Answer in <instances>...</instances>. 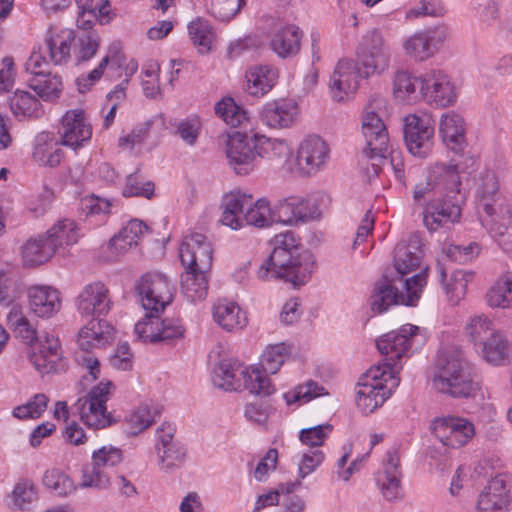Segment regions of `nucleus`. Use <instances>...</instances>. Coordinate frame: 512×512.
Listing matches in <instances>:
<instances>
[{
    "mask_svg": "<svg viewBox=\"0 0 512 512\" xmlns=\"http://www.w3.org/2000/svg\"><path fill=\"white\" fill-rule=\"evenodd\" d=\"M48 397L39 393L26 404L14 408L13 415L19 419L39 418L47 408Z\"/></svg>",
    "mask_w": 512,
    "mask_h": 512,
    "instance_id": "338daca9",
    "label": "nucleus"
},
{
    "mask_svg": "<svg viewBox=\"0 0 512 512\" xmlns=\"http://www.w3.org/2000/svg\"><path fill=\"white\" fill-rule=\"evenodd\" d=\"M496 331L492 320L485 314H475L467 318L464 324L465 336L477 347L485 341L491 332Z\"/></svg>",
    "mask_w": 512,
    "mask_h": 512,
    "instance_id": "3c124183",
    "label": "nucleus"
},
{
    "mask_svg": "<svg viewBox=\"0 0 512 512\" xmlns=\"http://www.w3.org/2000/svg\"><path fill=\"white\" fill-rule=\"evenodd\" d=\"M58 133L61 144L76 149L91 139L92 127L83 109L68 110L62 117Z\"/></svg>",
    "mask_w": 512,
    "mask_h": 512,
    "instance_id": "b1692460",
    "label": "nucleus"
},
{
    "mask_svg": "<svg viewBox=\"0 0 512 512\" xmlns=\"http://www.w3.org/2000/svg\"><path fill=\"white\" fill-rule=\"evenodd\" d=\"M432 387L452 398H473L480 387L474 380L473 369L460 349H447L436 358Z\"/></svg>",
    "mask_w": 512,
    "mask_h": 512,
    "instance_id": "f03ea898",
    "label": "nucleus"
},
{
    "mask_svg": "<svg viewBox=\"0 0 512 512\" xmlns=\"http://www.w3.org/2000/svg\"><path fill=\"white\" fill-rule=\"evenodd\" d=\"M473 272L456 270L445 283L444 289L449 301L457 305L466 295L468 283L473 279Z\"/></svg>",
    "mask_w": 512,
    "mask_h": 512,
    "instance_id": "6e6d98bb",
    "label": "nucleus"
},
{
    "mask_svg": "<svg viewBox=\"0 0 512 512\" xmlns=\"http://www.w3.org/2000/svg\"><path fill=\"white\" fill-rule=\"evenodd\" d=\"M287 357V348L284 344L271 345L266 348L261 357L260 372L267 377V374H275L283 365Z\"/></svg>",
    "mask_w": 512,
    "mask_h": 512,
    "instance_id": "052dcab7",
    "label": "nucleus"
},
{
    "mask_svg": "<svg viewBox=\"0 0 512 512\" xmlns=\"http://www.w3.org/2000/svg\"><path fill=\"white\" fill-rule=\"evenodd\" d=\"M43 484L58 496L66 497L77 489L74 481L59 469H50L44 473Z\"/></svg>",
    "mask_w": 512,
    "mask_h": 512,
    "instance_id": "4d7b16f0",
    "label": "nucleus"
},
{
    "mask_svg": "<svg viewBox=\"0 0 512 512\" xmlns=\"http://www.w3.org/2000/svg\"><path fill=\"white\" fill-rule=\"evenodd\" d=\"M271 252L258 269L259 279H283L294 286L305 284L310 278L313 255L303 250L301 240L293 231L276 234L270 241Z\"/></svg>",
    "mask_w": 512,
    "mask_h": 512,
    "instance_id": "f257e3e1",
    "label": "nucleus"
},
{
    "mask_svg": "<svg viewBox=\"0 0 512 512\" xmlns=\"http://www.w3.org/2000/svg\"><path fill=\"white\" fill-rule=\"evenodd\" d=\"M209 273L185 268V272L181 275V289L188 301L198 302L206 298L209 289Z\"/></svg>",
    "mask_w": 512,
    "mask_h": 512,
    "instance_id": "37998d69",
    "label": "nucleus"
},
{
    "mask_svg": "<svg viewBox=\"0 0 512 512\" xmlns=\"http://www.w3.org/2000/svg\"><path fill=\"white\" fill-rule=\"evenodd\" d=\"M44 234L49 238V243L55 245V253L60 248L77 243L79 238L77 225L70 219L58 221Z\"/></svg>",
    "mask_w": 512,
    "mask_h": 512,
    "instance_id": "09e8293b",
    "label": "nucleus"
},
{
    "mask_svg": "<svg viewBox=\"0 0 512 512\" xmlns=\"http://www.w3.org/2000/svg\"><path fill=\"white\" fill-rule=\"evenodd\" d=\"M112 305L110 291L100 281L85 285L76 299L77 311L84 317L106 316Z\"/></svg>",
    "mask_w": 512,
    "mask_h": 512,
    "instance_id": "4be33fe9",
    "label": "nucleus"
},
{
    "mask_svg": "<svg viewBox=\"0 0 512 512\" xmlns=\"http://www.w3.org/2000/svg\"><path fill=\"white\" fill-rule=\"evenodd\" d=\"M509 487L504 476L491 479L479 494L477 512H506L510 503Z\"/></svg>",
    "mask_w": 512,
    "mask_h": 512,
    "instance_id": "cd10ccee",
    "label": "nucleus"
},
{
    "mask_svg": "<svg viewBox=\"0 0 512 512\" xmlns=\"http://www.w3.org/2000/svg\"><path fill=\"white\" fill-rule=\"evenodd\" d=\"M359 77H363L360 66L350 59H341L330 79V92L332 98L341 102L354 93L359 87Z\"/></svg>",
    "mask_w": 512,
    "mask_h": 512,
    "instance_id": "393cba45",
    "label": "nucleus"
},
{
    "mask_svg": "<svg viewBox=\"0 0 512 512\" xmlns=\"http://www.w3.org/2000/svg\"><path fill=\"white\" fill-rule=\"evenodd\" d=\"M418 331V326L406 324L399 330L391 331L377 340V348L385 356L384 363H389V370L393 371V375L396 376L401 368L399 361L402 357L407 356Z\"/></svg>",
    "mask_w": 512,
    "mask_h": 512,
    "instance_id": "ddd939ff",
    "label": "nucleus"
},
{
    "mask_svg": "<svg viewBox=\"0 0 512 512\" xmlns=\"http://www.w3.org/2000/svg\"><path fill=\"white\" fill-rule=\"evenodd\" d=\"M212 381L215 386L225 391L245 389L261 397L269 396L274 392L270 379L264 376L259 368L249 369L232 359H223L215 365Z\"/></svg>",
    "mask_w": 512,
    "mask_h": 512,
    "instance_id": "20e7f679",
    "label": "nucleus"
},
{
    "mask_svg": "<svg viewBox=\"0 0 512 512\" xmlns=\"http://www.w3.org/2000/svg\"><path fill=\"white\" fill-rule=\"evenodd\" d=\"M111 385V382H101L92 388L85 397L77 401L76 408L80 418L88 427L97 430L105 428L110 424L106 402Z\"/></svg>",
    "mask_w": 512,
    "mask_h": 512,
    "instance_id": "4468645a",
    "label": "nucleus"
},
{
    "mask_svg": "<svg viewBox=\"0 0 512 512\" xmlns=\"http://www.w3.org/2000/svg\"><path fill=\"white\" fill-rule=\"evenodd\" d=\"M215 114L227 125L238 127L249 120V113L236 104L233 98L224 97L215 104Z\"/></svg>",
    "mask_w": 512,
    "mask_h": 512,
    "instance_id": "864d4df0",
    "label": "nucleus"
},
{
    "mask_svg": "<svg viewBox=\"0 0 512 512\" xmlns=\"http://www.w3.org/2000/svg\"><path fill=\"white\" fill-rule=\"evenodd\" d=\"M175 426L169 422L162 423V465L172 470L185 461L187 450L178 439H174Z\"/></svg>",
    "mask_w": 512,
    "mask_h": 512,
    "instance_id": "ea45409f",
    "label": "nucleus"
},
{
    "mask_svg": "<svg viewBox=\"0 0 512 512\" xmlns=\"http://www.w3.org/2000/svg\"><path fill=\"white\" fill-rule=\"evenodd\" d=\"M101 39L96 33H89L79 38L76 50H75V61L76 64H82L94 57L99 46Z\"/></svg>",
    "mask_w": 512,
    "mask_h": 512,
    "instance_id": "69168bd1",
    "label": "nucleus"
},
{
    "mask_svg": "<svg viewBox=\"0 0 512 512\" xmlns=\"http://www.w3.org/2000/svg\"><path fill=\"white\" fill-rule=\"evenodd\" d=\"M45 234L29 238L21 246L23 265L35 267L48 262L55 255V245L49 243Z\"/></svg>",
    "mask_w": 512,
    "mask_h": 512,
    "instance_id": "4c0bfd02",
    "label": "nucleus"
},
{
    "mask_svg": "<svg viewBox=\"0 0 512 512\" xmlns=\"http://www.w3.org/2000/svg\"><path fill=\"white\" fill-rule=\"evenodd\" d=\"M329 158L328 144L320 136L310 135L297 148L295 168L302 176H312L326 167Z\"/></svg>",
    "mask_w": 512,
    "mask_h": 512,
    "instance_id": "dca6fc26",
    "label": "nucleus"
},
{
    "mask_svg": "<svg viewBox=\"0 0 512 512\" xmlns=\"http://www.w3.org/2000/svg\"><path fill=\"white\" fill-rule=\"evenodd\" d=\"M10 108L17 117L38 118L43 113L40 101L24 90H16L10 97Z\"/></svg>",
    "mask_w": 512,
    "mask_h": 512,
    "instance_id": "8fccbe9b",
    "label": "nucleus"
},
{
    "mask_svg": "<svg viewBox=\"0 0 512 512\" xmlns=\"http://www.w3.org/2000/svg\"><path fill=\"white\" fill-rule=\"evenodd\" d=\"M403 134L408 151L426 158L433 146L434 120L427 113L409 114L403 119Z\"/></svg>",
    "mask_w": 512,
    "mask_h": 512,
    "instance_id": "f8f14e48",
    "label": "nucleus"
},
{
    "mask_svg": "<svg viewBox=\"0 0 512 512\" xmlns=\"http://www.w3.org/2000/svg\"><path fill=\"white\" fill-rule=\"evenodd\" d=\"M427 270L423 268L419 273L405 280L401 279L405 293L399 292L393 282L383 277L374 285L370 297V306L374 312L383 313L392 305L414 306L419 300L422 290L427 282Z\"/></svg>",
    "mask_w": 512,
    "mask_h": 512,
    "instance_id": "423d86ee",
    "label": "nucleus"
},
{
    "mask_svg": "<svg viewBox=\"0 0 512 512\" xmlns=\"http://www.w3.org/2000/svg\"><path fill=\"white\" fill-rule=\"evenodd\" d=\"M386 114V99L373 96L365 107L362 117V134L366 140L364 152L370 159H384L389 151V136L383 121Z\"/></svg>",
    "mask_w": 512,
    "mask_h": 512,
    "instance_id": "0eeeda50",
    "label": "nucleus"
},
{
    "mask_svg": "<svg viewBox=\"0 0 512 512\" xmlns=\"http://www.w3.org/2000/svg\"><path fill=\"white\" fill-rule=\"evenodd\" d=\"M421 76L413 77L405 71H398L393 80V92L396 98L403 101H417L421 99L419 94Z\"/></svg>",
    "mask_w": 512,
    "mask_h": 512,
    "instance_id": "603ef678",
    "label": "nucleus"
},
{
    "mask_svg": "<svg viewBox=\"0 0 512 512\" xmlns=\"http://www.w3.org/2000/svg\"><path fill=\"white\" fill-rule=\"evenodd\" d=\"M273 209L265 199H258L257 201L251 200V205L244 213L243 223L255 226L258 228L268 227L274 223Z\"/></svg>",
    "mask_w": 512,
    "mask_h": 512,
    "instance_id": "5fc2aeb1",
    "label": "nucleus"
},
{
    "mask_svg": "<svg viewBox=\"0 0 512 512\" xmlns=\"http://www.w3.org/2000/svg\"><path fill=\"white\" fill-rule=\"evenodd\" d=\"M122 459V451L112 445L94 451L92 464L82 469L80 488L108 489L111 485L108 469L121 463Z\"/></svg>",
    "mask_w": 512,
    "mask_h": 512,
    "instance_id": "9b49d317",
    "label": "nucleus"
},
{
    "mask_svg": "<svg viewBox=\"0 0 512 512\" xmlns=\"http://www.w3.org/2000/svg\"><path fill=\"white\" fill-rule=\"evenodd\" d=\"M75 41V32L68 28H50L47 31L44 52L54 65L65 64L71 57V47Z\"/></svg>",
    "mask_w": 512,
    "mask_h": 512,
    "instance_id": "7c9ffc66",
    "label": "nucleus"
},
{
    "mask_svg": "<svg viewBox=\"0 0 512 512\" xmlns=\"http://www.w3.org/2000/svg\"><path fill=\"white\" fill-rule=\"evenodd\" d=\"M399 385V379L389 370V363L368 369L359 379L356 404L364 414L374 412L389 398Z\"/></svg>",
    "mask_w": 512,
    "mask_h": 512,
    "instance_id": "39448f33",
    "label": "nucleus"
},
{
    "mask_svg": "<svg viewBox=\"0 0 512 512\" xmlns=\"http://www.w3.org/2000/svg\"><path fill=\"white\" fill-rule=\"evenodd\" d=\"M325 394L324 387L318 383L309 380L305 384L297 386L293 391L285 394L287 404H292L297 401L309 402L310 400Z\"/></svg>",
    "mask_w": 512,
    "mask_h": 512,
    "instance_id": "774afa93",
    "label": "nucleus"
},
{
    "mask_svg": "<svg viewBox=\"0 0 512 512\" xmlns=\"http://www.w3.org/2000/svg\"><path fill=\"white\" fill-rule=\"evenodd\" d=\"M179 257L184 268H193L200 272H210L213 262L212 243L202 233H191L181 243Z\"/></svg>",
    "mask_w": 512,
    "mask_h": 512,
    "instance_id": "a211bd4d",
    "label": "nucleus"
},
{
    "mask_svg": "<svg viewBox=\"0 0 512 512\" xmlns=\"http://www.w3.org/2000/svg\"><path fill=\"white\" fill-rule=\"evenodd\" d=\"M419 94L427 103L447 107L456 102L457 94L449 76L440 70H431L421 76Z\"/></svg>",
    "mask_w": 512,
    "mask_h": 512,
    "instance_id": "aec40b11",
    "label": "nucleus"
},
{
    "mask_svg": "<svg viewBox=\"0 0 512 512\" xmlns=\"http://www.w3.org/2000/svg\"><path fill=\"white\" fill-rule=\"evenodd\" d=\"M482 223L488 228L491 237L503 251L512 250V211L510 207L492 215L482 216Z\"/></svg>",
    "mask_w": 512,
    "mask_h": 512,
    "instance_id": "f704fd0d",
    "label": "nucleus"
},
{
    "mask_svg": "<svg viewBox=\"0 0 512 512\" xmlns=\"http://www.w3.org/2000/svg\"><path fill=\"white\" fill-rule=\"evenodd\" d=\"M189 35L201 53L211 50L215 34L206 20L198 18L188 25Z\"/></svg>",
    "mask_w": 512,
    "mask_h": 512,
    "instance_id": "13d9d810",
    "label": "nucleus"
},
{
    "mask_svg": "<svg viewBox=\"0 0 512 512\" xmlns=\"http://www.w3.org/2000/svg\"><path fill=\"white\" fill-rule=\"evenodd\" d=\"M431 431L443 446L453 449L465 446L475 435L471 421L454 415L435 418Z\"/></svg>",
    "mask_w": 512,
    "mask_h": 512,
    "instance_id": "2eb2a0df",
    "label": "nucleus"
},
{
    "mask_svg": "<svg viewBox=\"0 0 512 512\" xmlns=\"http://www.w3.org/2000/svg\"><path fill=\"white\" fill-rule=\"evenodd\" d=\"M420 235L414 233L402 239L394 249V267L401 277L420 267L423 250Z\"/></svg>",
    "mask_w": 512,
    "mask_h": 512,
    "instance_id": "c85d7f7f",
    "label": "nucleus"
},
{
    "mask_svg": "<svg viewBox=\"0 0 512 512\" xmlns=\"http://www.w3.org/2000/svg\"><path fill=\"white\" fill-rule=\"evenodd\" d=\"M213 317L224 330L231 332L244 328L247 317L239 305L228 300H219L213 307Z\"/></svg>",
    "mask_w": 512,
    "mask_h": 512,
    "instance_id": "79ce46f5",
    "label": "nucleus"
},
{
    "mask_svg": "<svg viewBox=\"0 0 512 512\" xmlns=\"http://www.w3.org/2000/svg\"><path fill=\"white\" fill-rule=\"evenodd\" d=\"M27 295L29 309L38 318L48 319L60 311V293L51 286H32L28 289Z\"/></svg>",
    "mask_w": 512,
    "mask_h": 512,
    "instance_id": "c756f323",
    "label": "nucleus"
},
{
    "mask_svg": "<svg viewBox=\"0 0 512 512\" xmlns=\"http://www.w3.org/2000/svg\"><path fill=\"white\" fill-rule=\"evenodd\" d=\"M332 425L322 424L309 428H304L300 431L299 439L302 444L309 447V450L319 449L332 432Z\"/></svg>",
    "mask_w": 512,
    "mask_h": 512,
    "instance_id": "0e129e2a",
    "label": "nucleus"
},
{
    "mask_svg": "<svg viewBox=\"0 0 512 512\" xmlns=\"http://www.w3.org/2000/svg\"><path fill=\"white\" fill-rule=\"evenodd\" d=\"M29 86L45 101L55 99L62 89L61 78L57 75L45 73L31 80Z\"/></svg>",
    "mask_w": 512,
    "mask_h": 512,
    "instance_id": "bf43d9fd",
    "label": "nucleus"
},
{
    "mask_svg": "<svg viewBox=\"0 0 512 512\" xmlns=\"http://www.w3.org/2000/svg\"><path fill=\"white\" fill-rule=\"evenodd\" d=\"M302 36L296 25H284L272 33L270 47L281 58L293 57L300 51Z\"/></svg>",
    "mask_w": 512,
    "mask_h": 512,
    "instance_id": "e433bc0d",
    "label": "nucleus"
},
{
    "mask_svg": "<svg viewBox=\"0 0 512 512\" xmlns=\"http://www.w3.org/2000/svg\"><path fill=\"white\" fill-rule=\"evenodd\" d=\"M257 156L271 161L284 162L291 151L285 140L255 135Z\"/></svg>",
    "mask_w": 512,
    "mask_h": 512,
    "instance_id": "de8ad7c7",
    "label": "nucleus"
},
{
    "mask_svg": "<svg viewBox=\"0 0 512 512\" xmlns=\"http://www.w3.org/2000/svg\"><path fill=\"white\" fill-rule=\"evenodd\" d=\"M7 323L15 336L29 346V360L40 373L56 370V364L61 358L57 337L48 333L38 337L36 329L32 327L18 305L11 307L7 315Z\"/></svg>",
    "mask_w": 512,
    "mask_h": 512,
    "instance_id": "7ed1b4c3",
    "label": "nucleus"
},
{
    "mask_svg": "<svg viewBox=\"0 0 512 512\" xmlns=\"http://www.w3.org/2000/svg\"><path fill=\"white\" fill-rule=\"evenodd\" d=\"M150 233L149 228L140 220H130L118 234L109 241V248L116 256L126 253L133 246H137L145 234Z\"/></svg>",
    "mask_w": 512,
    "mask_h": 512,
    "instance_id": "58836bf2",
    "label": "nucleus"
},
{
    "mask_svg": "<svg viewBox=\"0 0 512 512\" xmlns=\"http://www.w3.org/2000/svg\"><path fill=\"white\" fill-rule=\"evenodd\" d=\"M476 349L480 351L482 358L493 365L501 364L509 352L508 341L498 330L491 332L485 341H482Z\"/></svg>",
    "mask_w": 512,
    "mask_h": 512,
    "instance_id": "a18cd8bd",
    "label": "nucleus"
},
{
    "mask_svg": "<svg viewBox=\"0 0 512 512\" xmlns=\"http://www.w3.org/2000/svg\"><path fill=\"white\" fill-rule=\"evenodd\" d=\"M160 64L157 60L147 61L142 68V87L146 97L155 98L160 91Z\"/></svg>",
    "mask_w": 512,
    "mask_h": 512,
    "instance_id": "e2e57ef3",
    "label": "nucleus"
},
{
    "mask_svg": "<svg viewBox=\"0 0 512 512\" xmlns=\"http://www.w3.org/2000/svg\"><path fill=\"white\" fill-rule=\"evenodd\" d=\"M356 62L365 78L381 75L389 69L391 52L380 30L371 29L361 37L356 48Z\"/></svg>",
    "mask_w": 512,
    "mask_h": 512,
    "instance_id": "6e6552de",
    "label": "nucleus"
},
{
    "mask_svg": "<svg viewBox=\"0 0 512 512\" xmlns=\"http://www.w3.org/2000/svg\"><path fill=\"white\" fill-rule=\"evenodd\" d=\"M32 155L39 165L56 167L63 158V151L54 135L44 131L35 137Z\"/></svg>",
    "mask_w": 512,
    "mask_h": 512,
    "instance_id": "a19ab883",
    "label": "nucleus"
},
{
    "mask_svg": "<svg viewBox=\"0 0 512 512\" xmlns=\"http://www.w3.org/2000/svg\"><path fill=\"white\" fill-rule=\"evenodd\" d=\"M153 284L152 275L145 274L136 285L141 306L146 312L144 317L134 325V333L137 340L143 343L160 342V301L154 295Z\"/></svg>",
    "mask_w": 512,
    "mask_h": 512,
    "instance_id": "1a4fd4ad",
    "label": "nucleus"
},
{
    "mask_svg": "<svg viewBox=\"0 0 512 512\" xmlns=\"http://www.w3.org/2000/svg\"><path fill=\"white\" fill-rule=\"evenodd\" d=\"M226 157L238 175L250 174L257 158L255 135L252 138L240 133L230 136L226 143Z\"/></svg>",
    "mask_w": 512,
    "mask_h": 512,
    "instance_id": "412c9836",
    "label": "nucleus"
},
{
    "mask_svg": "<svg viewBox=\"0 0 512 512\" xmlns=\"http://www.w3.org/2000/svg\"><path fill=\"white\" fill-rule=\"evenodd\" d=\"M79 13L77 17V26L83 30H89L96 22L101 25L108 24L113 15L109 0H99L94 3V0H75Z\"/></svg>",
    "mask_w": 512,
    "mask_h": 512,
    "instance_id": "c9c22d12",
    "label": "nucleus"
},
{
    "mask_svg": "<svg viewBox=\"0 0 512 512\" xmlns=\"http://www.w3.org/2000/svg\"><path fill=\"white\" fill-rule=\"evenodd\" d=\"M152 423L151 411L148 407L141 406L125 418V432L128 436H136L150 427Z\"/></svg>",
    "mask_w": 512,
    "mask_h": 512,
    "instance_id": "680f3d73",
    "label": "nucleus"
},
{
    "mask_svg": "<svg viewBox=\"0 0 512 512\" xmlns=\"http://www.w3.org/2000/svg\"><path fill=\"white\" fill-rule=\"evenodd\" d=\"M272 209L275 224L293 226L313 218L309 200L300 196H290L279 200Z\"/></svg>",
    "mask_w": 512,
    "mask_h": 512,
    "instance_id": "a878e982",
    "label": "nucleus"
},
{
    "mask_svg": "<svg viewBox=\"0 0 512 512\" xmlns=\"http://www.w3.org/2000/svg\"><path fill=\"white\" fill-rule=\"evenodd\" d=\"M475 196L479 211L485 215L510 207L507 198L499 189L498 179L494 172L481 173L476 182Z\"/></svg>",
    "mask_w": 512,
    "mask_h": 512,
    "instance_id": "5701e85b",
    "label": "nucleus"
},
{
    "mask_svg": "<svg viewBox=\"0 0 512 512\" xmlns=\"http://www.w3.org/2000/svg\"><path fill=\"white\" fill-rule=\"evenodd\" d=\"M461 186L459 172L454 164H435L428 172L426 182L415 186L413 198L415 201L424 199L432 193L442 196L450 188Z\"/></svg>",
    "mask_w": 512,
    "mask_h": 512,
    "instance_id": "6ab92c4d",
    "label": "nucleus"
},
{
    "mask_svg": "<svg viewBox=\"0 0 512 512\" xmlns=\"http://www.w3.org/2000/svg\"><path fill=\"white\" fill-rule=\"evenodd\" d=\"M447 38V29L443 26L429 27L414 32L403 42V50L415 61L423 62L433 57Z\"/></svg>",
    "mask_w": 512,
    "mask_h": 512,
    "instance_id": "f3484780",
    "label": "nucleus"
},
{
    "mask_svg": "<svg viewBox=\"0 0 512 512\" xmlns=\"http://www.w3.org/2000/svg\"><path fill=\"white\" fill-rule=\"evenodd\" d=\"M298 115L297 103L282 99L266 103L260 112V119L271 128H287L295 123Z\"/></svg>",
    "mask_w": 512,
    "mask_h": 512,
    "instance_id": "2f4dec72",
    "label": "nucleus"
},
{
    "mask_svg": "<svg viewBox=\"0 0 512 512\" xmlns=\"http://www.w3.org/2000/svg\"><path fill=\"white\" fill-rule=\"evenodd\" d=\"M115 336L114 327L106 320L90 319L78 332L77 344L82 351L91 352L109 345Z\"/></svg>",
    "mask_w": 512,
    "mask_h": 512,
    "instance_id": "bb28decb",
    "label": "nucleus"
},
{
    "mask_svg": "<svg viewBox=\"0 0 512 512\" xmlns=\"http://www.w3.org/2000/svg\"><path fill=\"white\" fill-rule=\"evenodd\" d=\"M486 302L492 308L512 307V272L501 275L486 293Z\"/></svg>",
    "mask_w": 512,
    "mask_h": 512,
    "instance_id": "49530a36",
    "label": "nucleus"
},
{
    "mask_svg": "<svg viewBox=\"0 0 512 512\" xmlns=\"http://www.w3.org/2000/svg\"><path fill=\"white\" fill-rule=\"evenodd\" d=\"M439 133L444 145L455 153L461 152L466 144V122L455 111L444 113L439 121Z\"/></svg>",
    "mask_w": 512,
    "mask_h": 512,
    "instance_id": "473e14b6",
    "label": "nucleus"
},
{
    "mask_svg": "<svg viewBox=\"0 0 512 512\" xmlns=\"http://www.w3.org/2000/svg\"><path fill=\"white\" fill-rule=\"evenodd\" d=\"M276 71L267 67H255L246 73V91L252 96H263L271 90L276 81Z\"/></svg>",
    "mask_w": 512,
    "mask_h": 512,
    "instance_id": "c03bdc74",
    "label": "nucleus"
},
{
    "mask_svg": "<svg viewBox=\"0 0 512 512\" xmlns=\"http://www.w3.org/2000/svg\"><path fill=\"white\" fill-rule=\"evenodd\" d=\"M466 201V193L461 186L450 188L442 196L430 200L423 211V223L430 231L441 227L449 228L458 222L462 213V205Z\"/></svg>",
    "mask_w": 512,
    "mask_h": 512,
    "instance_id": "9d476101",
    "label": "nucleus"
},
{
    "mask_svg": "<svg viewBox=\"0 0 512 512\" xmlns=\"http://www.w3.org/2000/svg\"><path fill=\"white\" fill-rule=\"evenodd\" d=\"M252 195L240 190L227 193L222 200L223 209L220 222L233 229L239 230L243 227V217L249 205Z\"/></svg>",
    "mask_w": 512,
    "mask_h": 512,
    "instance_id": "72a5a7b5",
    "label": "nucleus"
}]
</instances>
